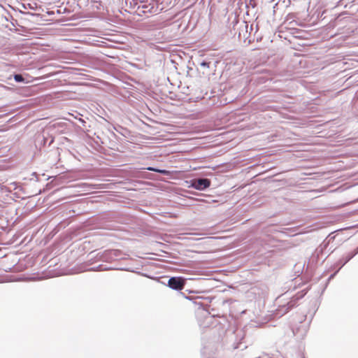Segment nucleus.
<instances>
[{
  "mask_svg": "<svg viewBox=\"0 0 358 358\" xmlns=\"http://www.w3.org/2000/svg\"><path fill=\"white\" fill-rule=\"evenodd\" d=\"M185 285V279L181 277H171L168 281V286L176 290H182Z\"/></svg>",
  "mask_w": 358,
  "mask_h": 358,
  "instance_id": "f257e3e1",
  "label": "nucleus"
},
{
  "mask_svg": "<svg viewBox=\"0 0 358 358\" xmlns=\"http://www.w3.org/2000/svg\"><path fill=\"white\" fill-rule=\"evenodd\" d=\"M192 187L198 190H203L210 185V180L207 178H200L192 182Z\"/></svg>",
  "mask_w": 358,
  "mask_h": 358,
  "instance_id": "f03ea898",
  "label": "nucleus"
},
{
  "mask_svg": "<svg viewBox=\"0 0 358 358\" xmlns=\"http://www.w3.org/2000/svg\"><path fill=\"white\" fill-rule=\"evenodd\" d=\"M147 170L155 171V172H157V173H164V174H168L169 173V172L167 171H166V170H160V169H155V168H152V167H148V168H147Z\"/></svg>",
  "mask_w": 358,
  "mask_h": 358,
  "instance_id": "7ed1b4c3",
  "label": "nucleus"
},
{
  "mask_svg": "<svg viewBox=\"0 0 358 358\" xmlns=\"http://www.w3.org/2000/svg\"><path fill=\"white\" fill-rule=\"evenodd\" d=\"M14 79L16 82H23L24 80V78L20 74H15L14 76Z\"/></svg>",
  "mask_w": 358,
  "mask_h": 358,
  "instance_id": "20e7f679",
  "label": "nucleus"
},
{
  "mask_svg": "<svg viewBox=\"0 0 358 358\" xmlns=\"http://www.w3.org/2000/svg\"><path fill=\"white\" fill-rule=\"evenodd\" d=\"M357 253H358V248H357V251H355L353 254H352L349 257L348 259H347V261H348L349 259H350L352 257H354Z\"/></svg>",
  "mask_w": 358,
  "mask_h": 358,
  "instance_id": "39448f33",
  "label": "nucleus"
}]
</instances>
